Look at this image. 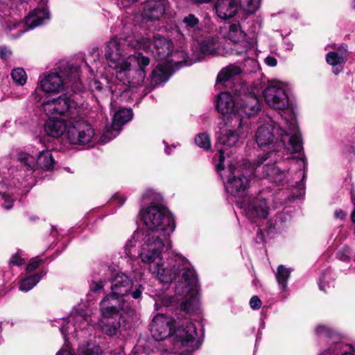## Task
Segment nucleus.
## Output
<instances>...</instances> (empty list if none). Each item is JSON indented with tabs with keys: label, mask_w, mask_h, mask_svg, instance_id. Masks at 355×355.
Here are the masks:
<instances>
[{
	"label": "nucleus",
	"mask_w": 355,
	"mask_h": 355,
	"mask_svg": "<svg viewBox=\"0 0 355 355\" xmlns=\"http://www.w3.org/2000/svg\"><path fill=\"white\" fill-rule=\"evenodd\" d=\"M144 234L142 230L134 232L131 239L128 240L124 246L125 254L128 257L135 256V248L138 245L140 248L139 257L141 262L148 266V270L155 275L161 282H171L178 273L181 279L175 286V295L165 297L162 300V304L165 306H169L180 302L182 311L188 314L196 313L199 309L200 301L198 281L195 270L184 257L178 254L175 256V259H171L167 263L164 262L162 257V252L160 250L158 249L156 251L157 254H153L155 252L153 250V247L149 248L150 253L148 255L150 257L147 259H144L143 257Z\"/></svg>",
	"instance_id": "obj_1"
},
{
	"label": "nucleus",
	"mask_w": 355,
	"mask_h": 355,
	"mask_svg": "<svg viewBox=\"0 0 355 355\" xmlns=\"http://www.w3.org/2000/svg\"><path fill=\"white\" fill-rule=\"evenodd\" d=\"M153 46L160 58L172 54L171 43L165 37L156 35L148 37L128 35L114 37L107 42L105 57L110 67L115 70L116 78L123 84L141 85L145 78V68L150 59L141 53L131 54L137 49H148Z\"/></svg>",
	"instance_id": "obj_2"
},
{
	"label": "nucleus",
	"mask_w": 355,
	"mask_h": 355,
	"mask_svg": "<svg viewBox=\"0 0 355 355\" xmlns=\"http://www.w3.org/2000/svg\"><path fill=\"white\" fill-rule=\"evenodd\" d=\"M289 125L282 121L280 125L270 121L259 126L254 135L255 141L259 147L269 146L270 151L260 155L256 159L255 173L257 175L267 177L268 180L277 184L282 183L286 178V172L280 170L275 164L282 159H288L286 155L300 153L302 147L297 150H288L291 147L290 141H282L284 135L289 132Z\"/></svg>",
	"instance_id": "obj_3"
},
{
	"label": "nucleus",
	"mask_w": 355,
	"mask_h": 355,
	"mask_svg": "<svg viewBox=\"0 0 355 355\" xmlns=\"http://www.w3.org/2000/svg\"><path fill=\"white\" fill-rule=\"evenodd\" d=\"M141 220L146 227L142 230L145 234L143 257L148 259L149 248L158 249L162 252L168 251L172 246L171 236L175 230V219L171 213L163 205H150L140 211ZM154 255L157 254L156 252Z\"/></svg>",
	"instance_id": "obj_4"
},
{
	"label": "nucleus",
	"mask_w": 355,
	"mask_h": 355,
	"mask_svg": "<svg viewBox=\"0 0 355 355\" xmlns=\"http://www.w3.org/2000/svg\"><path fill=\"white\" fill-rule=\"evenodd\" d=\"M28 0H0L1 26L3 32L12 38H17L24 33L46 24L51 19L49 10L41 3V7L31 10L22 20V10L26 8Z\"/></svg>",
	"instance_id": "obj_5"
},
{
	"label": "nucleus",
	"mask_w": 355,
	"mask_h": 355,
	"mask_svg": "<svg viewBox=\"0 0 355 355\" xmlns=\"http://www.w3.org/2000/svg\"><path fill=\"white\" fill-rule=\"evenodd\" d=\"M45 114L49 117L44 124L46 134L60 137L76 121L79 114V105L73 96L64 94L57 98L44 101L42 104Z\"/></svg>",
	"instance_id": "obj_6"
},
{
	"label": "nucleus",
	"mask_w": 355,
	"mask_h": 355,
	"mask_svg": "<svg viewBox=\"0 0 355 355\" xmlns=\"http://www.w3.org/2000/svg\"><path fill=\"white\" fill-rule=\"evenodd\" d=\"M175 321L164 314L156 315L150 325L152 336L157 340H162L169 336H174V349L180 355H187L196 350L198 340L196 339L197 329L195 325L187 323L185 327L175 328Z\"/></svg>",
	"instance_id": "obj_7"
},
{
	"label": "nucleus",
	"mask_w": 355,
	"mask_h": 355,
	"mask_svg": "<svg viewBox=\"0 0 355 355\" xmlns=\"http://www.w3.org/2000/svg\"><path fill=\"white\" fill-rule=\"evenodd\" d=\"M263 95L266 103L270 107L282 110V121L286 125H289V132L284 135L282 141L289 140L291 147H287L288 150L296 151L302 148V138L297 125L293 110L290 105L288 96L285 90V85L282 83H270L263 90Z\"/></svg>",
	"instance_id": "obj_8"
},
{
	"label": "nucleus",
	"mask_w": 355,
	"mask_h": 355,
	"mask_svg": "<svg viewBox=\"0 0 355 355\" xmlns=\"http://www.w3.org/2000/svg\"><path fill=\"white\" fill-rule=\"evenodd\" d=\"M80 82L79 69L62 66L60 72H52L40 76V89L46 94H58L66 87L79 89Z\"/></svg>",
	"instance_id": "obj_9"
},
{
	"label": "nucleus",
	"mask_w": 355,
	"mask_h": 355,
	"mask_svg": "<svg viewBox=\"0 0 355 355\" xmlns=\"http://www.w3.org/2000/svg\"><path fill=\"white\" fill-rule=\"evenodd\" d=\"M255 167L256 162L253 166H250L248 162L244 161L242 165L238 164L234 166L230 164L227 170L224 168L218 172L220 176H222L220 173L222 171H224L225 173H227V181L225 182L226 191L232 196L242 197L247 193L250 185V178L253 173L259 178H268L257 175L254 171Z\"/></svg>",
	"instance_id": "obj_10"
},
{
	"label": "nucleus",
	"mask_w": 355,
	"mask_h": 355,
	"mask_svg": "<svg viewBox=\"0 0 355 355\" xmlns=\"http://www.w3.org/2000/svg\"><path fill=\"white\" fill-rule=\"evenodd\" d=\"M82 109L79 105V114L76 121L68 129L67 139L70 144L92 146L94 144L96 133L92 125L81 117Z\"/></svg>",
	"instance_id": "obj_11"
},
{
	"label": "nucleus",
	"mask_w": 355,
	"mask_h": 355,
	"mask_svg": "<svg viewBox=\"0 0 355 355\" xmlns=\"http://www.w3.org/2000/svg\"><path fill=\"white\" fill-rule=\"evenodd\" d=\"M239 96L233 98L229 92H221L217 96L216 108L221 113L225 125L232 124L234 121L239 123V127L243 124V116L239 110Z\"/></svg>",
	"instance_id": "obj_12"
},
{
	"label": "nucleus",
	"mask_w": 355,
	"mask_h": 355,
	"mask_svg": "<svg viewBox=\"0 0 355 355\" xmlns=\"http://www.w3.org/2000/svg\"><path fill=\"white\" fill-rule=\"evenodd\" d=\"M111 293L114 296L125 299L129 293L135 299H140L144 291L142 285L139 284L133 288L132 279L123 272H116L110 280Z\"/></svg>",
	"instance_id": "obj_13"
},
{
	"label": "nucleus",
	"mask_w": 355,
	"mask_h": 355,
	"mask_svg": "<svg viewBox=\"0 0 355 355\" xmlns=\"http://www.w3.org/2000/svg\"><path fill=\"white\" fill-rule=\"evenodd\" d=\"M99 309L102 318H114L116 316H122V312L130 314L133 310L125 299L119 298L112 294L107 295L101 301Z\"/></svg>",
	"instance_id": "obj_14"
},
{
	"label": "nucleus",
	"mask_w": 355,
	"mask_h": 355,
	"mask_svg": "<svg viewBox=\"0 0 355 355\" xmlns=\"http://www.w3.org/2000/svg\"><path fill=\"white\" fill-rule=\"evenodd\" d=\"M228 125H230L232 128H237L236 129L228 130L225 134L219 137L218 139V142L216 144V147L218 148L219 160V164L216 166L217 172H219L221 170L224 169L223 162L225 159V150L220 148L219 146L223 145L227 146L228 147L235 146L236 144L239 142L240 137L243 135L244 129L248 128V124L246 122L243 121L242 127L240 128L239 123H236V121H234L232 124H229Z\"/></svg>",
	"instance_id": "obj_15"
},
{
	"label": "nucleus",
	"mask_w": 355,
	"mask_h": 355,
	"mask_svg": "<svg viewBox=\"0 0 355 355\" xmlns=\"http://www.w3.org/2000/svg\"><path fill=\"white\" fill-rule=\"evenodd\" d=\"M18 160L27 171L43 169L51 171L53 168L55 161L49 150H42L37 154V157L27 153H20Z\"/></svg>",
	"instance_id": "obj_16"
},
{
	"label": "nucleus",
	"mask_w": 355,
	"mask_h": 355,
	"mask_svg": "<svg viewBox=\"0 0 355 355\" xmlns=\"http://www.w3.org/2000/svg\"><path fill=\"white\" fill-rule=\"evenodd\" d=\"M92 325V316L83 311L71 313L67 318L62 319L60 331L64 338L67 335L76 337L78 329L83 331Z\"/></svg>",
	"instance_id": "obj_17"
},
{
	"label": "nucleus",
	"mask_w": 355,
	"mask_h": 355,
	"mask_svg": "<svg viewBox=\"0 0 355 355\" xmlns=\"http://www.w3.org/2000/svg\"><path fill=\"white\" fill-rule=\"evenodd\" d=\"M236 205L242 209V213L250 220L266 218L269 214V206L266 199L250 198L246 201L237 202Z\"/></svg>",
	"instance_id": "obj_18"
},
{
	"label": "nucleus",
	"mask_w": 355,
	"mask_h": 355,
	"mask_svg": "<svg viewBox=\"0 0 355 355\" xmlns=\"http://www.w3.org/2000/svg\"><path fill=\"white\" fill-rule=\"evenodd\" d=\"M174 56L177 58L181 57L182 60H178L172 59L170 62H168V63L159 64L152 72V83L158 85L159 83L166 82L172 73L171 65L173 63L175 64H180L181 66L190 65L193 63L191 60H187V54L183 51L177 52Z\"/></svg>",
	"instance_id": "obj_19"
},
{
	"label": "nucleus",
	"mask_w": 355,
	"mask_h": 355,
	"mask_svg": "<svg viewBox=\"0 0 355 355\" xmlns=\"http://www.w3.org/2000/svg\"><path fill=\"white\" fill-rule=\"evenodd\" d=\"M131 109L122 108L117 111L113 117V123L111 127H107L103 135L101 137L103 143H106L115 138L119 134L123 125L131 121L132 119Z\"/></svg>",
	"instance_id": "obj_20"
},
{
	"label": "nucleus",
	"mask_w": 355,
	"mask_h": 355,
	"mask_svg": "<svg viewBox=\"0 0 355 355\" xmlns=\"http://www.w3.org/2000/svg\"><path fill=\"white\" fill-rule=\"evenodd\" d=\"M168 6V0H146L142 6V20L146 23L160 20Z\"/></svg>",
	"instance_id": "obj_21"
},
{
	"label": "nucleus",
	"mask_w": 355,
	"mask_h": 355,
	"mask_svg": "<svg viewBox=\"0 0 355 355\" xmlns=\"http://www.w3.org/2000/svg\"><path fill=\"white\" fill-rule=\"evenodd\" d=\"M239 110L248 123V118L256 114L260 110V103L257 96L252 93L239 95Z\"/></svg>",
	"instance_id": "obj_22"
},
{
	"label": "nucleus",
	"mask_w": 355,
	"mask_h": 355,
	"mask_svg": "<svg viewBox=\"0 0 355 355\" xmlns=\"http://www.w3.org/2000/svg\"><path fill=\"white\" fill-rule=\"evenodd\" d=\"M226 37L232 42L236 44L234 49L235 54L242 55L246 53L250 47V44L245 40V34L241 29L238 23H233L229 25Z\"/></svg>",
	"instance_id": "obj_23"
},
{
	"label": "nucleus",
	"mask_w": 355,
	"mask_h": 355,
	"mask_svg": "<svg viewBox=\"0 0 355 355\" xmlns=\"http://www.w3.org/2000/svg\"><path fill=\"white\" fill-rule=\"evenodd\" d=\"M112 318L105 319L102 318L98 320V327L100 330L108 336H114L117 334H122L123 331H126L125 320L123 317H119L118 320H112Z\"/></svg>",
	"instance_id": "obj_24"
},
{
	"label": "nucleus",
	"mask_w": 355,
	"mask_h": 355,
	"mask_svg": "<svg viewBox=\"0 0 355 355\" xmlns=\"http://www.w3.org/2000/svg\"><path fill=\"white\" fill-rule=\"evenodd\" d=\"M347 58L346 45H342L336 51H330L326 55L327 62L333 67L332 72L337 75L343 69V65Z\"/></svg>",
	"instance_id": "obj_25"
},
{
	"label": "nucleus",
	"mask_w": 355,
	"mask_h": 355,
	"mask_svg": "<svg viewBox=\"0 0 355 355\" xmlns=\"http://www.w3.org/2000/svg\"><path fill=\"white\" fill-rule=\"evenodd\" d=\"M217 15L223 19L234 17L238 10L236 0H218L215 5Z\"/></svg>",
	"instance_id": "obj_26"
},
{
	"label": "nucleus",
	"mask_w": 355,
	"mask_h": 355,
	"mask_svg": "<svg viewBox=\"0 0 355 355\" xmlns=\"http://www.w3.org/2000/svg\"><path fill=\"white\" fill-rule=\"evenodd\" d=\"M198 49L202 55H219L223 53V49L217 37H210L202 40L198 44Z\"/></svg>",
	"instance_id": "obj_27"
},
{
	"label": "nucleus",
	"mask_w": 355,
	"mask_h": 355,
	"mask_svg": "<svg viewBox=\"0 0 355 355\" xmlns=\"http://www.w3.org/2000/svg\"><path fill=\"white\" fill-rule=\"evenodd\" d=\"M241 68L236 64H230L223 67L218 73L216 78V86L220 88L224 83L230 80L231 78L241 73Z\"/></svg>",
	"instance_id": "obj_28"
},
{
	"label": "nucleus",
	"mask_w": 355,
	"mask_h": 355,
	"mask_svg": "<svg viewBox=\"0 0 355 355\" xmlns=\"http://www.w3.org/2000/svg\"><path fill=\"white\" fill-rule=\"evenodd\" d=\"M291 276V269L286 268L283 265L277 267L275 274L276 279L278 283L279 290L282 293L288 291L287 282Z\"/></svg>",
	"instance_id": "obj_29"
},
{
	"label": "nucleus",
	"mask_w": 355,
	"mask_h": 355,
	"mask_svg": "<svg viewBox=\"0 0 355 355\" xmlns=\"http://www.w3.org/2000/svg\"><path fill=\"white\" fill-rule=\"evenodd\" d=\"M183 27L187 30L189 34L193 37V34L200 30L199 19L193 14H189L185 17L182 21Z\"/></svg>",
	"instance_id": "obj_30"
},
{
	"label": "nucleus",
	"mask_w": 355,
	"mask_h": 355,
	"mask_svg": "<svg viewBox=\"0 0 355 355\" xmlns=\"http://www.w3.org/2000/svg\"><path fill=\"white\" fill-rule=\"evenodd\" d=\"M261 0H240L241 8L248 15L254 13L260 6Z\"/></svg>",
	"instance_id": "obj_31"
},
{
	"label": "nucleus",
	"mask_w": 355,
	"mask_h": 355,
	"mask_svg": "<svg viewBox=\"0 0 355 355\" xmlns=\"http://www.w3.org/2000/svg\"><path fill=\"white\" fill-rule=\"evenodd\" d=\"M41 277V275L37 274L24 279L20 283L19 290L24 292L31 290L39 282Z\"/></svg>",
	"instance_id": "obj_32"
},
{
	"label": "nucleus",
	"mask_w": 355,
	"mask_h": 355,
	"mask_svg": "<svg viewBox=\"0 0 355 355\" xmlns=\"http://www.w3.org/2000/svg\"><path fill=\"white\" fill-rule=\"evenodd\" d=\"M196 144L205 150H209L211 148V139L208 134L205 132L199 133L195 137Z\"/></svg>",
	"instance_id": "obj_33"
},
{
	"label": "nucleus",
	"mask_w": 355,
	"mask_h": 355,
	"mask_svg": "<svg viewBox=\"0 0 355 355\" xmlns=\"http://www.w3.org/2000/svg\"><path fill=\"white\" fill-rule=\"evenodd\" d=\"M101 349L98 346L88 343L85 346L80 347L78 355H99Z\"/></svg>",
	"instance_id": "obj_34"
},
{
	"label": "nucleus",
	"mask_w": 355,
	"mask_h": 355,
	"mask_svg": "<svg viewBox=\"0 0 355 355\" xmlns=\"http://www.w3.org/2000/svg\"><path fill=\"white\" fill-rule=\"evenodd\" d=\"M13 81L18 85H24L26 83V73L22 68L14 69L11 72Z\"/></svg>",
	"instance_id": "obj_35"
},
{
	"label": "nucleus",
	"mask_w": 355,
	"mask_h": 355,
	"mask_svg": "<svg viewBox=\"0 0 355 355\" xmlns=\"http://www.w3.org/2000/svg\"><path fill=\"white\" fill-rule=\"evenodd\" d=\"M161 196L153 189H147L142 195L141 199L145 202H150V205H156L155 202H158ZM157 204V205H159Z\"/></svg>",
	"instance_id": "obj_36"
},
{
	"label": "nucleus",
	"mask_w": 355,
	"mask_h": 355,
	"mask_svg": "<svg viewBox=\"0 0 355 355\" xmlns=\"http://www.w3.org/2000/svg\"><path fill=\"white\" fill-rule=\"evenodd\" d=\"M0 200H3L2 206L5 209H9L12 207L14 198L10 193H7L6 191H4V187L3 186L0 190Z\"/></svg>",
	"instance_id": "obj_37"
},
{
	"label": "nucleus",
	"mask_w": 355,
	"mask_h": 355,
	"mask_svg": "<svg viewBox=\"0 0 355 355\" xmlns=\"http://www.w3.org/2000/svg\"><path fill=\"white\" fill-rule=\"evenodd\" d=\"M315 333L319 337H331L334 335V331L332 329L323 324L318 325L315 329Z\"/></svg>",
	"instance_id": "obj_38"
},
{
	"label": "nucleus",
	"mask_w": 355,
	"mask_h": 355,
	"mask_svg": "<svg viewBox=\"0 0 355 355\" xmlns=\"http://www.w3.org/2000/svg\"><path fill=\"white\" fill-rule=\"evenodd\" d=\"M350 249L348 247H345L342 250H339L337 254V257L343 261H347L349 260Z\"/></svg>",
	"instance_id": "obj_39"
},
{
	"label": "nucleus",
	"mask_w": 355,
	"mask_h": 355,
	"mask_svg": "<svg viewBox=\"0 0 355 355\" xmlns=\"http://www.w3.org/2000/svg\"><path fill=\"white\" fill-rule=\"evenodd\" d=\"M24 263V259L18 254H15L12 255L11 259L9 260V266H21Z\"/></svg>",
	"instance_id": "obj_40"
},
{
	"label": "nucleus",
	"mask_w": 355,
	"mask_h": 355,
	"mask_svg": "<svg viewBox=\"0 0 355 355\" xmlns=\"http://www.w3.org/2000/svg\"><path fill=\"white\" fill-rule=\"evenodd\" d=\"M261 301L257 295L251 297L250 300V307L254 310L259 309L261 306Z\"/></svg>",
	"instance_id": "obj_41"
},
{
	"label": "nucleus",
	"mask_w": 355,
	"mask_h": 355,
	"mask_svg": "<svg viewBox=\"0 0 355 355\" xmlns=\"http://www.w3.org/2000/svg\"><path fill=\"white\" fill-rule=\"evenodd\" d=\"M42 262V259H35L32 260L26 267V270L28 272H31L35 270Z\"/></svg>",
	"instance_id": "obj_42"
},
{
	"label": "nucleus",
	"mask_w": 355,
	"mask_h": 355,
	"mask_svg": "<svg viewBox=\"0 0 355 355\" xmlns=\"http://www.w3.org/2000/svg\"><path fill=\"white\" fill-rule=\"evenodd\" d=\"M103 285L102 282H93L90 285V289L93 292H98L103 289Z\"/></svg>",
	"instance_id": "obj_43"
},
{
	"label": "nucleus",
	"mask_w": 355,
	"mask_h": 355,
	"mask_svg": "<svg viewBox=\"0 0 355 355\" xmlns=\"http://www.w3.org/2000/svg\"><path fill=\"white\" fill-rule=\"evenodd\" d=\"M347 213L342 209H336L334 211V217L338 219L345 220Z\"/></svg>",
	"instance_id": "obj_44"
},
{
	"label": "nucleus",
	"mask_w": 355,
	"mask_h": 355,
	"mask_svg": "<svg viewBox=\"0 0 355 355\" xmlns=\"http://www.w3.org/2000/svg\"><path fill=\"white\" fill-rule=\"evenodd\" d=\"M265 62L267 65L270 67H275L277 64V59L272 56H268L265 59Z\"/></svg>",
	"instance_id": "obj_45"
},
{
	"label": "nucleus",
	"mask_w": 355,
	"mask_h": 355,
	"mask_svg": "<svg viewBox=\"0 0 355 355\" xmlns=\"http://www.w3.org/2000/svg\"><path fill=\"white\" fill-rule=\"evenodd\" d=\"M341 346H342V343H336L334 347H331L330 349H328V352H327L325 355H331V354L335 355L336 354V351L338 350V349H340Z\"/></svg>",
	"instance_id": "obj_46"
},
{
	"label": "nucleus",
	"mask_w": 355,
	"mask_h": 355,
	"mask_svg": "<svg viewBox=\"0 0 355 355\" xmlns=\"http://www.w3.org/2000/svg\"><path fill=\"white\" fill-rule=\"evenodd\" d=\"M113 200L121 206L125 203V198L120 194H115L113 196Z\"/></svg>",
	"instance_id": "obj_47"
},
{
	"label": "nucleus",
	"mask_w": 355,
	"mask_h": 355,
	"mask_svg": "<svg viewBox=\"0 0 355 355\" xmlns=\"http://www.w3.org/2000/svg\"><path fill=\"white\" fill-rule=\"evenodd\" d=\"M31 97L35 101V102H40L42 99V96L40 95V90L37 88L34 91V92L31 94Z\"/></svg>",
	"instance_id": "obj_48"
},
{
	"label": "nucleus",
	"mask_w": 355,
	"mask_h": 355,
	"mask_svg": "<svg viewBox=\"0 0 355 355\" xmlns=\"http://www.w3.org/2000/svg\"><path fill=\"white\" fill-rule=\"evenodd\" d=\"M10 51L6 47L1 48L0 49V57L3 59L8 58L10 55Z\"/></svg>",
	"instance_id": "obj_49"
},
{
	"label": "nucleus",
	"mask_w": 355,
	"mask_h": 355,
	"mask_svg": "<svg viewBox=\"0 0 355 355\" xmlns=\"http://www.w3.org/2000/svg\"><path fill=\"white\" fill-rule=\"evenodd\" d=\"M56 355H73L69 349H61L58 351Z\"/></svg>",
	"instance_id": "obj_50"
},
{
	"label": "nucleus",
	"mask_w": 355,
	"mask_h": 355,
	"mask_svg": "<svg viewBox=\"0 0 355 355\" xmlns=\"http://www.w3.org/2000/svg\"><path fill=\"white\" fill-rule=\"evenodd\" d=\"M298 162H301V164H299L300 166H302L304 168H305V167L307 165V162H306V160L305 159V157L304 155H303L302 157H300L299 159H298Z\"/></svg>",
	"instance_id": "obj_51"
},
{
	"label": "nucleus",
	"mask_w": 355,
	"mask_h": 355,
	"mask_svg": "<svg viewBox=\"0 0 355 355\" xmlns=\"http://www.w3.org/2000/svg\"><path fill=\"white\" fill-rule=\"evenodd\" d=\"M92 88L96 90H101L102 89L101 84L98 81L95 80L92 85Z\"/></svg>",
	"instance_id": "obj_52"
},
{
	"label": "nucleus",
	"mask_w": 355,
	"mask_h": 355,
	"mask_svg": "<svg viewBox=\"0 0 355 355\" xmlns=\"http://www.w3.org/2000/svg\"><path fill=\"white\" fill-rule=\"evenodd\" d=\"M92 56L94 57V59H95L96 57H98V49H93L91 52Z\"/></svg>",
	"instance_id": "obj_53"
},
{
	"label": "nucleus",
	"mask_w": 355,
	"mask_h": 355,
	"mask_svg": "<svg viewBox=\"0 0 355 355\" xmlns=\"http://www.w3.org/2000/svg\"><path fill=\"white\" fill-rule=\"evenodd\" d=\"M319 287L321 291H326L324 286L323 285V283H322V280L321 279H320Z\"/></svg>",
	"instance_id": "obj_54"
},
{
	"label": "nucleus",
	"mask_w": 355,
	"mask_h": 355,
	"mask_svg": "<svg viewBox=\"0 0 355 355\" xmlns=\"http://www.w3.org/2000/svg\"><path fill=\"white\" fill-rule=\"evenodd\" d=\"M351 219L352 221L355 223V209L352 211L351 214Z\"/></svg>",
	"instance_id": "obj_55"
},
{
	"label": "nucleus",
	"mask_w": 355,
	"mask_h": 355,
	"mask_svg": "<svg viewBox=\"0 0 355 355\" xmlns=\"http://www.w3.org/2000/svg\"><path fill=\"white\" fill-rule=\"evenodd\" d=\"M342 355H355V352H345Z\"/></svg>",
	"instance_id": "obj_56"
},
{
	"label": "nucleus",
	"mask_w": 355,
	"mask_h": 355,
	"mask_svg": "<svg viewBox=\"0 0 355 355\" xmlns=\"http://www.w3.org/2000/svg\"><path fill=\"white\" fill-rule=\"evenodd\" d=\"M40 2L42 4H46L47 2V0H40Z\"/></svg>",
	"instance_id": "obj_57"
},
{
	"label": "nucleus",
	"mask_w": 355,
	"mask_h": 355,
	"mask_svg": "<svg viewBox=\"0 0 355 355\" xmlns=\"http://www.w3.org/2000/svg\"><path fill=\"white\" fill-rule=\"evenodd\" d=\"M352 8L355 9V0L352 1Z\"/></svg>",
	"instance_id": "obj_58"
},
{
	"label": "nucleus",
	"mask_w": 355,
	"mask_h": 355,
	"mask_svg": "<svg viewBox=\"0 0 355 355\" xmlns=\"http://www.w3.org/2000/svg\"><path fill=\"white\" fill-rule=\"evenodd\" d=\"M129 28H130V27H129V26H127V24H125V25L123 26V28H124L125 30V29H127V30H128Z\"/></svg>",
	"instance_id": "obj_59"
},
{
	"label": "nucleus",
	"mask_w": 355,
	"mask_h": 355,
	"mask_svg": "<svg viewBox=\"0 0 355 355\" xmlns=\"http://www.w3.org/2000/svg\"><path fill=\"white\" fill-rule=\"evenodd\" d=\"M168 147L167 146V147L166 148V149H165V152H166L167 154H169L170 153H169V151L168 150Z\"/></svg>",
	"instance_id": "obj_60"
},
{
	"label": "nucleus",
	"mask_w": 355,
	"mask_h": 355,
	"mask_svg": "<svg viewBox=\"0 0 355 355\" xmlns=\"http://www.w3.org/2000/svg\"><path fill=\"white\" fill-rule=\"evenodd\" d=\"M293 48L292 44H288V49H291Z\"/></svg>",
	"instance_id": "obj_61"
},
{
	"label": "nucleus",
	"mask_w": 355,
	"mask_h": 355,
	"mask_svg": "<svg viewBox=\"0 0 355 355\" xmlns=\"http://www.w3.org/2000/svg\"><path fill=\"white\" fill-rule=\"evenodd\" d=\"M300 173H302V175H303V178H304L305 177V171H303L302 172V171H300Z\"/></svg>",
	"instance_id": "obj_62"
},
{
	"label": "nucleus",
	"mask_w": 355,
	"mask_h": 355,
	"mask_svg": "<svg viewBox=\"0 0 355 355\" xmlns=\"http://www.w3.org/2000/svg\"><path fill=\"white\" fill-rule=\"evenodd\" d=\"M201 58H202L201 57H198V58H196V59L195 60V61H196V60H200Z\"/></svg>",
	"instance_id": "obj_63"
},
{
	"label": "nucleus",
	"mask_w": 355,
	"mask_h": 355,
	"mask_svg": "<svg viewBox=\"0 0 355 355\" xmlns=\"http://www.w3.org/2000/svg\"><path fill=\"white\" fill-rule=\"evenodd\" d=\"M155 306L156 309H158V308H157V306H158V304H157V302L155 303Z\"/></svg>",
	"instance_id": "obj_64"
}]
</instances>
